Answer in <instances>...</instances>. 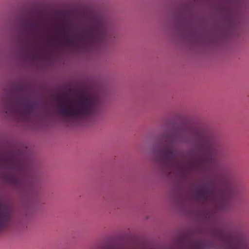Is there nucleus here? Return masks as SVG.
<instances>
[{
    "mask_svg": "<svg viewBox=\"0 0 249 249\" xmlns=\"http://www.w3.org/2000/svg\"><path fill=\"white\" fill-rule=\"evenodd\" d=\"M59 34L63 44L73 46L79 40L88 46L96 48L110 38L111 30L109 21L106 18L95 16L90 18L89 24L83 33L70 35L66 32V27L62 26Z\"/></svg>",
    "mask_w": 249,
    "mask_h": 249,
    "instance_id": "nucleus-1",
    "label": "nucleus"
},
{
    "mask_svg": "<svg viewBox=\"0 0 249 249\" xmlns=\"http://www.w3.org/2000/svg\"><path fill=\"white\" fill-rule=\"evenodd\" d=\"M58 105L59 113L69 121H86L89 120L97 110L99 106L98 98L87 93H82L72 105L66 104L65 95L59 96Z\"/></svg>",
    "mask_w": 249,
    "mask_h": 249,
    "instance_id": "nucleus-2",
    "label": "nucleus"
},
{
    "mask_svg": "<svg viewBox=\"0 0 249 249\" xmlns=\"http://www.w3.org/2000/svg\"><path fill=\"white\" fill-rule=\"evenodd\" d=\"M233 195L234 191L230 186H228L218 196L214 190L204 186L198 187L196 193V197L199 201L204 202L213 200L217 205L223 208L230 205Z\"/></svg>",
    "mask_w": 249,
    "mask_h": 249,
    "instance_id": "nucleus-3",
    "label": "nucleus"
},
{
    "mask_svg": "<svg viewBox=\"0 0 249 249\" xmlns=\"http://www.w3.org/2000/svg\"><path fill=\"white\" fill-rule=\"evenodd\" d=\"M200 145L204 154L194 159L191 164L194 167L205 168L212 164L213 156L217 152V144L214 138L209 135L204 134Z\"/></svg>",
    "mask_w": 249,
    "mask_h": 249,
    "instance_id": "nucleus-4",
    "label": "nucleus"
},
{
    "mask_svg": "<svg viewBox=\"0 0 249 249\" xmlns=\"http://www.w3.org/2000/svg\"><path fill=\"white\" fill-rule=\"evenodd\" d=\"M159 161L171 172L175 170H182L183 165L178 161V154L171 142H167L161 146L158 151Z\"/></svg>",
    "mask_w": 249,
    "mask_h": 249,
    "instance_id": "nucleus-5",
    "label": "nucleus"
},
{
    "mask_svg": "<svg viewBox=\"0 0 249 249\" xmlns=\"http://www.w3.org/2000/svg\"><path fill=\"white\" fill-rule=\"evenodd\" d=\"M8 111L12 114H17L24 120L31 117L34 112L35 105L27 100H13L8 103Z\"/></svg>",
    "mask_w": 249,
    "mask_h": 249,
    "instance_id": "nucleus-6",
    "label": "nucleus"
},
{
    "mask_svg": "<svg viewBox=\"0 0 249 249\" xmlns=\"http://www.w3.org/2000/svg\"><path fill=\"white\" fill-rule=\"evenodd\" d=\"M25 26L27 29L32 30L35 34V39H38L39 35L43 33V28L38 26V22L34 20H28L25 22Z\"/></svg>",
    "mask_w": 249,
    "mask_h": 249,
    "instance_id": "nucleus-7",
    "label": "nucleus"
},
{
    "mask_svg": "<svg viewBox=\"0 0 249 249\" xmlns=\"http://www.w3.org/2000/svg\"><path fill=\"white\" fill-rule=\"evenodd\" d=\"M11 219V214L7 210L0 206V231L4 230L9 224Z\"/></svg>",
    "mask_w": 249,
    "mask_h": 249,
    "instance_id": "nucleus-8",
    "label": "nucleus"
},
{
    "mask_svg": "<svg viewBox=\"0 0 249 249\" xmlns=\"http://www.w3.org/2000/svg\"><path fill=\"white\" fill-rule=\"evenodd\" d=\"M235 249H248V248L242 244Z\"/></svg>",
    "mask_w": 249,
    "mask_h": 249,
    "instance_id": "nucleus-9",
    "label": "nucleus"
}]
</instances>
